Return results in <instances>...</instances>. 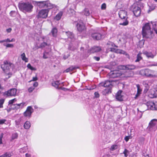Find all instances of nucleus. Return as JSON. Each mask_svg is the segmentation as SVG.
<instances>
[{
    "label": "nucleus",
    "instance_id": "obj_57",
    "mask_svg": "<svg viewBox=\"0 0 157 157\" xmlns=\"http://www.w3.org/2000/svg\"><path fill=\"white\" fill-rule=\"evenodd\" d=\"M37 80V76H36L35 77H33V78L32 79L31 81H30V82L32 81H36Z\"/></svg>",
    "mask_w": 157,
    "mask_h": 157
},
{
    "label": "nucleus",
    "instance_id": "obj_16",
    "mask_svg": "<svg viewBox=\"0 0 157 157\" xmlns=\"http://www.w3.org/2000/svg\"><path fill=\"white\" fill-rule=\"evenodd\" d=\"M33 112V109L31 106H28L26 111L24 113V115L25 117H30Z\"/></svg>",
    "mask_w": 157,
    "mask_h": 157
},
{
    "label": "nucleus",
    "instance_id": "obj_47",
    "mask_svg": "<svg viewBox=\"0 0 157 157\" xmlns=\"http://www.w3.org/2000/svg\"><path fill=\"white\" fill-rule=\"evenodd\" d=\"M128 153V151L126 149H125L124 151L123 152V154L124 155L125 157H127Z\"/></svg>",
    "mask_w": 157,
    "mask_h": 157
},
{
    "label": "nucleus",
    "instance_id": "obj_5",
    "mask_svg": "<svg viewBox=\"0 0 157 157\" xmlns=\"http://www.w3.org/2000/svg\"><path fill=\"white\" fill-rule=\"evenodd\" d=\"M148 128L149 130L154 131L157 129V119H153L149 123Z\"/></svg>",
    "mask_w": 157,
    "mask_h": 157
},
{
    "label": "nucleus",
    "instance_id": "obj_27",
    "mask_svg": "<svg viewBox=\"0 0 157 157\" xmlns=\"http://www.w3.org/2000/svg\"><path fill=\"white\" fill-rule=\"evenodd\" d=\"M13 155V153L12 151H9L0 155V157H10Z\"/></svg>",
    "mask_w": 157,
    "mask_h": 157
},
{
    "label": "nucleus",
    "instance_id": "obj_37",
    "mask_svg": "<svg viewBox=\"0 0 157 157\" xmlns=\"http://www.w3.org/2000/svg\"><path fill=\"white\" fill-rule=\"evenodd\" d=\"M21 57L22 59L25 62H28V59L26 57L25 53H23L21 55Z\"/></svg>",
    "mask_w": 157,
    "mask_h": 157
},
{
    "label": "nucleus",
    "instance_id": "obj_22",
    "mask_svg": "<svg viewBox=\"0 0 157 157\" xmlns=\"http://www.w3.org/2000/svg\"><path fill=\"white\" fill-rule=\"evenodd\" d=\"M157 78V71L151 70L149 78Z\"/></svg>",
    "mask_w": 157,
    "mask_h": 157
},
{
    "label": "nucleus",
    "instance_id": "obj_42",
    "mask_svg": "<svg viewBox=\"0 0 157 157\" xmlns=\"http://www.w3.org/2000/svg\"><path fill=\"white\" fill-rule=\"evenodd\" d=\"M27 67L28 68L30 69L31 70L34 71L36 70L35 68L32 67L30 63H29L28 64Z\"/></svg>",
    "mask_w": 157,
    "mask_h": 157
},
{
    "label": "nucleus",
    "instance_id": "obj_32",
    "mask_svg": "<svg viewBox=\"0 0 157 157\" xmlns=\"http://www.w3.org/2000/svg\"><path fill=\"white\" fill-rule=\"evenodd\" d=\"M111 92V89L110 88H106L105 89L102 91L103 94L104 95H106L110 93Z\"/></svg>",
    "mask_w": 157,
    "mask_h": 157
},
{
    "label": "nucleus",
    "instance_id": "obj_56",
    "mask_svg": "<svg viewBox=\"0 0 157 157\" xmlns=\"http://www.w3.org/2000/svg\"><path fill=\"white\" fill-rule=\"evenodd\" d=\"M130 139V136H126L124 138V140L128 142Z\"/></svg>",
    "mask_w": 157,
    "mask_h": 157
},
{
    "label": "nucleus",
    "instance_id": "obj_55",
    "mask_svg": "<svg viewBox=\"0 0 157 157\" xmlns=\"http://www.w3.org/2000/svg\"><path fill=\"white\" fill-rule=\"evenodd\" d=\"M95 97L98 98L99 97V94L98 92H95L94 93Z\"/></svg>",
    "mask_w": 157,
    "mask_h": 157
},
{
    "label": "nucleus",
    "instance_id": "obj_50",
    "mask_svg": "<svg viewBox=\"0 0 157 157\" xmlns=\"http://www.w3.org/2000/svg\"><path fill=\"white\" fill-rule=\"evenodd\" d=\"M5 46L7 48H13V45L12 44H8Z\"/></svg>",
    "mask_w": 157,
    "mask_h": 157
},
{
    "label": "nucleus",
    "instance_id": "obj_2",
    "mask_svg": "<svg viewBox=\"0 0 157 157\" xmlns=\"http://www.w3.org/2000/svg\"><path fill=\"white\" fill-rule=\"evenodd\" d=\"M152 33L149 23L145 24L142 28V35L144 37L148 38Z\"/></svg>",
    "mask_w": 157,
    "mask_h": 157
},
{
    "label": "nucleus",
    "instance_id": "obj_21",
    "mask_svg": "<svg viewBox=\"0 0 157 157\" xmlns=\"http://www.w3.org/2000/svg\"><path fill=\"white\" fill-rule=\"evenodd\" d=\"M143 54L145 55L148 58L153 59L155 56L156 53L154 55L151 52H148L147 51L143 52Z\"/></svg>",
    "mask_w": 157,
    "mask_h": 157
},
{
    "label": "nucleus",
    "instance_id": "obj_19",
    "mask_svg": "<svg viewBox=\"0 0 157 157\" xmlns=\"http://www.w3.org/2000/svg\"><path fill=\"white\" fill-rule=\"evenodd\" d=\"M100 86H103L104 87H107L108 86L111 87L112 85H111V82L110 81L107 80L104 82H102L99 84Z\"/></svg>",
    "mask_w": 157,
    "mask_h": 157
},
{
    "label": "nucleus",
    "instance_id": "obj_38",
    "mask_svg": "<svg viewBox=\"0 0 157 157\" xmlns=\"http://www.w3.org/2000/svg\"><path fill=\"white\" fill-rule=\"evenodd\" d=\"M52 86L56 88H58L60 83L59 81H54L52 83Z\"/></svg>",
    "mask_w": 157,
    "mask_h": 157
},
{
    "label": "nucleus",
    "instance_id": "obj_6",
    "mask_svg": "<svg viewBox=\"0 0 157 157\" xmlns=\"http://www.w3.org/2000/svg\"><path fill=\"white\" fill-rule=\"evenodd\" d=\"M48 38L45 36L41 37L39 39L41 42L39 48H43L47 46H48L49 44L47 43Z\"/></svg>",
    "mask_w": 157,
    "mask_h": 157
},
{
    "label": "nucleus",
    "instance_id": "obj_20",
    "mask_svg": "<svg viewBox=\"0 0 157 157\" xmlns=\"http://www.w3.org/2000/svg\"><path fill=\"white\" fill-rule=\"evenodd\" d=\"M119 17L121 19H125L127 16V12L124 10H120L119 12Z\"/></svg>",
    "mask_w": 157,
    "mask_h": 157
},
{
    "label": "nucleus",
    "instance_id": "obj_48",
    "mask_svg": "<svg viewBox=\"0 0 157 157\" xmlns=\"http://www.w3.org/2000/svg\"><path fill=\"white\" fill-rule=\"evenodd\" d=\"M16 101L15 98H14L12 100H11L10 101H9V104H12L13 105V102Z\"/></svg>",
    "mask_w": 157,
    "mask_h": 157
},
{
    "label": "nucleus",
    "instance_id": "obj_44",
    "mask_svg": "<svg viewBox=\"0 0 157 157\" xmlns=\"http://www.w3.org/2000/svg\"><path fill=\"white\" fill-rule=\"evenodd\" d=\"M128 21L126 20L124 22H123L122 23H120V25H122L124 26H126L128 24Z\"/></svg>",
    "mask_w": 157,
    "mask_h": 157
},
{
    "label": "nucleus",
    "instance_id": "obj_40",
    "mask_svg": "<svg viewBox=\"0 0 157 157\" xmlns=\"http://www.w3.org/2000/svg\"><path fill=\"white\" fill-rule=\"evenodd\" d=\"M49 56L48 53L46 52H44L43 54V58L44 59L48 58Z\"/></svg>",
    "mask_w": 157,
    "mask_h": 157
},
{
    "label": "nucleus",
    "instance_id": "obj_41",
    "mask_svg": "<svg viewBox=\"0 0 157 157\" xmlns=\"http://www.w3.org/2000/svg\"><path fill=\"white\" fill-rule=\"evenodd\" d=\"M118 68L120 70H126V65H120L118 66Z\"/></svg>",
    "mask_w": 157,
    "mask_h": 157
},
{
    "label": "nucleus",
    "instance_id": "obj_1",
    "mask_svg": "<svg viewBox=\"0 0 157 157\" xmlns=\"http://www.w3.org/2000/svg\"><path fill=\"white\" fill-rule=\"evenodd\" d=\"M19 9L23 11L30 12L32 11L33 6L29 2H23L19 4Z\"/></svg>",
    "mask_w": 157,
    "mask_h": 157
},
{
    "label": "nucleus",
    "instance_id": "obj_33",
    "mask_svg": "<svg viewBox=\"0 0 157 157\" xmlns=\"http://www.w3.org/2000/svg\"><path fill=\"white\" fill-rule=\"evenodd\" d=\"M52 35L54 37H56L57 35V29L55 28H53L51 31Z\"/></svg>",
    "mask_w": 157,
    "mask_h": 157
},
{
    "label": "nucleus",
    "instance_id": "obj_34",
    "mask_svg": "<svg viewBox=\"0 0 157 157\" xmlns=\"http://www.w3.org/2000/svg\"><path fill=\"white\" fill-rule=\"evenodd\" d=\"M63 13V12L60 11L56 15V17H54V19L57 21L59 20L62 16Z\"/></svg>",
    "mask_w": 157,
    "mask_h": 157
},
{
    "label": "nucleus",
    "instance_id": "obj_23",
    "mask_svg": "<svg viewBox=\"0 0 157 157\" xmlns=\"http://www.w3.org/2000/svg\"><path fill=\"white\" fill-rule=\"evenodd\" d=\"M101 50V48L100 47H94L90 49V53H94V52H99Z\"/></svg>",
    "mask_w": 157,
    "mask_h": 157
},
{
    "label": "nucleus",
    "instance_id": "obj_51",
    "mask_svg": "<svg viewBox=\"0 0 157 157\" xmlns=\"http://www.w3.org/2000/svg\"><path fill=\"white\" fill-rule=\"evenodd\" d=\"M34 89V87H31L29 88L28 90V91L29 92H31Z\"/></svg>",
    "mask_w": 157,
    "mask_h": 157
},
{
    "label": "nucleus",
    "instance_id": "obj_9",
    "mask_svg": "<svg viewBox=\"0 0 157 157\" xmlns=\"http://www.w3.org/2000/svg\"><path fill=\"white\" fill-rule=\"evenodd\" d=\"M48 9L42 10L40 11L37 16V17L46 18L48 15Z\"/></svg>",
    "mask_w": 157,
    "mask_h": 157
},
{
    "label": "nucleus",
    "instance_id": "obj_63",
    "mask_svg": "<svg viewBox=\"0 0 157 157\" xmlns=\"http://www.w3.org/2000/svg\"><path fill=\"white\" fill-rule=\"evenodd\" d=\"M115 146H116L113 145V146H112L111 147V148H110L112 150H114L115 149L114 147H115Z\"/></svg>",
    "mask_w": 157,
    "mask_h": 157
},
{
    "label": "nucleus",
    "instance_id": "obj_18",
    "mask_svg": "<svg viewBox=\"0 0 157 157\" xmlns=\"http://www.w3.org/2000/svg\"><path fill=\"white\" fill-rule=\"evenodd\" d=\"M26 103L25 102H22L20 104H16L11 105V107L13 109H17L20 108H22L23 106L25 105H26Z\"/></svg>",
    "mask_w": 157,
    "mask_h": 157
},
{
    "label": "nucleus",
    "instance_id": "obj_17",
    "mask_svg": "<svg viewBox=\"0 0 157 157\" xmlns=\"http://www.w3.org/2000/svg\"><path fill=\"white\" fill-rule=\"evenodd\" d=\"M146 105L147 106L148 109L151 110L156 109L155 105V103L151 101H148L146 104Z\"/></svg>",
    "mask_w": 157,
    "mask_h": 157
},
{
    "label": "nucleus",
    "instance_id": "obj_39",
    "mask_svg": "<svg viewBox=\"0 0 157 157\" xmlns=\"http://www.w3.org/2000/svg\"><path fill=\"white\" fill-rule=\"evenodd\" d=\"M141 53L139 52L137 55L136 59L135 60V62H139L140 60L142 59V58L141 56Z\"/></svg>",
    "mask_w": 157,
    "mask_h": 157
},
{
    "label": "nucleus",
    "instance_id": "obj_35",
    "mask_svg": "<svg viewBox=\"0 0 157 157\" xmlns=\"http://www.w3.org/2000/svg\"><path fill=\"white\" fill-rule=\"evenodd\" d=\"M31 126V124L29 121H26L24 124V128L25 129H29Z\"/></svg>",
    "mask_w": 157,
    "mask_h": 157
},
{
    "label": "nucleus",
    "instance_id": "obj_26",
    "mask_svg": "<svg viewBox=\"0 0 157 157\" xmlns=\"http://www.w3.org/2000/svg\"><path fill=\"white\" fill-rule=\"evenodd\" d=\"M136 87L137 88V93L136 95L135 98L136 99L141 94L142 89L140 87V86L139 84L136 85Z\"/></svg>",
    "mask_w": 157,
    "mask_h": 157
},
{
    "label": "nucleus",
    "instance_id": "obj_30",
    "mask_svg": "<svg viewBox=\"0 0 157 157\" xmlns=\"http://www.w3.org/2000/svg\"><path fill=\"white\" fill-rule=\"evenodd\" d=\"M136 68L135 66L132 64H128L126 65V70H133L135 69Z\"/></svg>",
    "mask_w": 157,
    "mask_h": 157
},
{
    "label": "nucleus",
    "instance_id": "obj_14",
    "mask_svg": "<svg viewBox=\"0 0 157 157\" xmlns=\"http://www.w3.org/2000/svg\"><path fill=\"white\" fill-rule=\"evenodd\" d=\"M77 30L80 32H84L86 29L85 27L82 22H80L77 25Z\"/></svg>",
    "mask_w": 157,
    "mask_h": 157
},
{
    "label": "nucleus",
    "instance_id": "obj_13",
    "mask_svg": "<svg viewBox=\"0 0 157 157\" xmlns=\"http://www.w3.org/2000/svg\"><path fill=\"white\" fill-rule=\"evenodd\" d=\"M134 75V72L131 71H126L123 73H121V78H130L132 77Z\"/></svg>",
    "mask_w": 157,
    "mask_h": 157
},
{
    "label": "nucleus",
    "instance_id": "obj_43",
    "mask_svg": "<svg viewBox=\"0 0 157 157\" xmlns=\"http://www.w3.org/2000/svg\"><path fill=\"white\" fill-rule=\"evenodd\" d=\"M84 14L86 16H88L90 14L89 10L87 9H85L84 10Z\"/></svg>",
    "mask_w": 157,
    "mask_h": 157
},
{
    "label": "nucleus",
    "instance_id": "obj_53",
    "mask_svg": "<svg viewBox=\"0 0 157 157\" xmlns=\"http://www.w3.org/2000/svg\"><path fill=\"white\" fill-rule=\"evenodd\" d=\"M15 11H12L10 13V15L11 16L14 17L15 14Z\"/></svg>",
    "mask_w": 157,
    "mask_h": 157
},
{
    "label": "nucleus",
    "instance_id": "obj_24",
    "mask_svg": "<svg viewBox=\"0 0 157 157\" xmlns=\"http://www.w3.org/2000/svg\"><path fill=\"white\" fill-rule=\"evenodd\" d=\"M114 45V44L111 42H109L107 44L108 47L110 49V51L111 52H116V49L114 48L111 47V46L113 47Z\"/></svg>",
    "mask_w": 157,
    "mask_h": 157
},
{
    "label": "nucleus",
    "instance_id": "obj_64",
    "mask_svg": "<svg viewBox=\"0 0 157 157\" xmlns=\"http://www.w3.org/2000/svg\"><path fill=\"white\" fill-rule=\"evenodd\" d=\"M26 157H31V155L30 154L26 153L25 154Z\"/></svg>",
    "mask_w": 157,
    "mask_h": 157
},
{
    "label": "nucleus",
    "instance_id": "obj_31",
    "mask_svg": "<svg viewBox=\"0 0 157 157\" xmlns=\"http://www.w3.org/2000/svg\"><path fill=\"white\" fill-rule=\"evenodd\" d=\"M148 6L149 8L147 11L148 13H150L151 11L154 10L156 7V5L155 4H151L150 5Z\"/></svg>",
    "mask_w": 157,
    "mask_h": 157
},
{
    "label": "nucleus",
    "instance_id": "obj_10",
    "mask_svg": "<svg viewBox=\"0 0 157 157\" xmlns=\"http://www.w3.org/2000/svg\"><path fill=\"white\" fill-rule=\"evenodd\" d=\"M12 64L11 63L7 61H5L4 62L3 64L1 65V67L3 71L6 72L7 71H8L9 70Z\"/></svg>",
    "mask_w": 157,
    "mask_h": 157
},
{
    "label": "nucleus",
    "instance_id": "obj_4",
    "mask_svg": "<svg viewBox=\"0 0 157 157\" xmlns=\"http://www.w3.org/2000/svg\"><path fill=\"white\" fill-rule=\"evenodd\" d=\"M36 3L37 5L41 8L47 7L48 9H51L53 7V5L48 1L37 2Z\"/></svg>",
    "mask_w": 157,
    "mask_h": 157
},
{
    "label": "nucleus",
    "instance_id": "obj_54",
    "mask_svg": "<svg viewBox=\"0 0 157 157\" xmlns=\"http://www.w3.org/2000/svg\"><path fill=\"white\" fill-rule=\"evenodd\" d=\"M6 121V119L0 120V124H3Z\"/></svg>",
    "mask_w": 157,
    "mask_h": 157
},
{
    "label": "nucleus",
    "instance_id": "obj_25",
    "mask_svg": "<svg viewBox=\"0 0 157 157\" xmlns=\"http://www.w3.org/2000/svg\"><path fill=\"white\" fill-rule=\"evenodd\" d=\"M79 67H78L72 66L70 67L69 68H67L66 70L64 72H69L72 71H73L75 70H76L77 68H78Z\"/></svg>",
    "mask_w": 157,
    "mask_h": 157
},
{
    "label": "nucleus",
    "instance_id": "obj_62",
    "mask_svg": "<svg viewBox=\"0 0 157 157\" xmlns=\"http://www.w3.org/2000/svg\"><path fill=\"white\" fill-rule=\"evenodd\" d=\"M10 40L9 38H7L5 40V42H10Z\"/></svg>",
    "mask_w": 157,
    "mask_h": 157
},
{
    "label": "nucleus",
    "instance_id": "obj_11",
    "mask_svg": "<svg viewBox=\"0 0 157 157\" xmlns=\"http://www.w3.org/2000/svg\"><path fill=\"white\" fill-rule=\"evenodd\" d=\"M148 96L151 98H157V88L151 89L149 92Z\"/></svg>",
    "mask_w": 157,
    "mask_h": 157
},
{
    "label": "nucleus",
    "instance_id": "obj_7",
    "mask_svg": "<svg viewBox=\"0 0 157 157\" xmlns=\"http://www.w3.org/2000/svg\"><path fill=\"white\" fill-rule=\"evenodd\" d=\"M151 70L148 68L141 69L139 71V74L142 76L149 78Z\"/></svg>",
    "mask_w": 157,
    "mask_h": 157
},
{
    "label": "nucleus",
    "instance_id": "obj_12",
    "mask_svg": "<svg viewBox=\"0 0 157 157\" xmlns=\"http://www.w3.org/2000/svg\"><path fill=\"white\" fill-rule=\"evenodd\" d=\"M17 89L15 88H12L6 91L4 94L8 96H15L16 95Z\"/></svg>",
    "mask_w": 157,
    "mask_h": 157
},
{
    "label": "nucleus",
    "instance_id": "obj_8",
    "mask_svg": "<svg viewBox=\"0 0 157 157\" xmlns=\"http://www.w3.org/2000/svg\"><path fill=\"white\" fill-rule=\"evenodd\" d=\"M121 73L119 71H111L109 73V76L110 78H115L118 77H121Z\"/></svg>",
    "mask_w": 157,
    "mask_h": 157
},
{
    "label": "nucleus",
    "instance_id": "obj_29",
    "mask_svg": "<svg viewBox=\"0 0 157 157\" xmlns=\"http://www.w3.org/2000/svg\"><path fill=\"white\" fill-rule=\"evenodd\" d=\"M121 91H118L116 95V98L118 100L121 101L123 100L122 96L121 95Z\"/></svg>",
    "mask_w": 157,
    "mask_h": 157
},
{
    "label": "nucleus",
    "instance_id": "obj_28",
    "mask_svg": "<svg viewBox=\"0 0 157 157\" xmlns=\"http://www.w3.org/2000/svg\"><path fill=\"white\" fill-rule=\"evenodd\" d=\"M65 33L68 37V38L71 39V40L73 41L74 39V34L70 32H66Z\"/></svg>",
    "mask_w": 157,
    "mask_h": 157
},
{
    "label": "nucleus",
    "instance_id": "obj_36",
    "mask_svg": "<svg viewBox=\"0 0 157 157\" xmlns=\"http://www.w3.org/2000/svg\"><path fill=\"white\" fill-rule=\"evenodd\" d=\"M117 53H120L125 55H128V54L123 50L120 49H117L116 50V52Z\"/></svg>",
    "mask_w": 157,
    "mask_h": 157
},
{
    "label": "nucleus",
    "instance_id": "obj_46",
    "mask_svg": "<svg viewBox=\"0 0 157 157\" xmlns=\"http://www.w3.org/2000/svg\"><path fill=\"white\" fill-rule=\"evenodd\" d=\"M5 100L3 99H0V108L3 107V104Z\"/></svg>",
    "mask_w": 157,
    "mask_h": 157
},
{
    "label": "nucleus",
    "instance_id": "obj_3",
    "mask_svg": "<svg viewBox=\"0 0 157 157\" xmlns=\"http://www.w3.org/2000/svg\"><path fill=\"white\" fill-rule=\"evenodd\" d=\"M131 10L133 12L135 16L137 17L140 15L141 9L136 4H134L132 5Z\"/></svg>",
    "mask_w": 157,
    "mask_h": 157
},
{
    "label": "nucleus",
    "instance_id": "obj_45",
    "mask_svg": "<svg viewBox=\"0 0 157 157\" xmlns=\"http://www.w3.org/2000/svg\"><path fill=\"white\" fill-rule=\"evenodd\" d=\"M18 135L17 133H14L13 134L12 136V139L13 140L17 138Z\"/></svg>",
    "mask_w": 157,
    "mask_h": 157
},
{
    "label": "nucleus",
    "instance_id": "obj_60",
    "mask_svg": "<svg viewBox=\"0 0 157 157\" xmlns=\"http://www.w3.org/2000/svg\"><path fill=\"white\" fill-rule=\"evenodd\" d=\"M94 59L97 61H98L99 60L100 58L98 57L94 56Z\"/></svg>",
    "mask_w": 157,
    "mask_h": 157
},
{
    "label": "nucleus",
    "instance_id": "obj_58",
    "mask_svg": "<svg viewBox=\"0 0 157 157\" xmlns=\"http://www.w3.org/2000/svg\"><path fill=\"white\" fill-rule=\"evenodd\" d=\"M38 83L37 82H34L33 84V87L35 88V87H37L38 86Z\"/></svg>",
    "mask_w": 157,
    "mask_h": 157
},
{
    "label": "nucleus",
    "instance_id": "obj_61",
    "mask_svg": "<svg viewBox=\"0 0 157 157\" xmlns=\"http://www.w3.org/2000/svg\"><path fill=\"white\" fill-rule=\"evenodd\" d=\"M2 136H0V144H2V138L3 136V134L2 133Z\"/></svg>",
    "mask_w": 157,
    "mask_h": 157
},
{
    "label": "nucleus",
    "instance_id": "obj_15",
    "mask_svg": "<svg viewBox=\"0 0 157 157\" xmlns=\"http://www.w3.org/2000/svg\"><path fill=\"white\" fill-rule=\"evenodd\" d=\"M91 36L93 39L97 40L101 39L102 37V35L98 33H93Z\"/></svg>",
    "mask_w": 157,
    "mask_h": 157
},
{
    "label": "nucleus",
    "instance_id": "obj_49",
    "mask_svg": "<svg viewBox=\"0 0 157 157\" xmlns=\"http://www.w3.org/2000/svg\"><path fill=\"white\" fill-rule=\"evenodd\" d=\"M26 151V149L25 147L21 148L20 149V152L22 153H24Z\"/></svg>",
    "mask_w": 157,
    "mask_h": 157
},
{
    "label": "nucleus",
    "instance_id": "obj_52",
    "mask_svg": "<svg viewBox=\"0 0 157 157\" xmlns=\"http://www.w3.org/2000/svg\"><path fill=\"white\" fill-rule=\"evenodd\" d=\"M106 7V5L105 4L103 3L101 6V9L102 10H105Z\"/></svg>",
    "mask_w": 157,
    "mask_h": 157
},
{
    "label": "nucleus",
    "instance_id": "obj_59",
    "mask_svg": "<svg viewBox=\"0 0 157 157\" xmlns=\"http://www.w3.org/2000/svg\"><path fill=\"white\" fill-rule=\"evenodd\" d=\"M149 66H157V63H154L151 64L149 65Z\"/></svg>",
    "mask_w": 157,
    "mask_h": 157
}]
</instances>
